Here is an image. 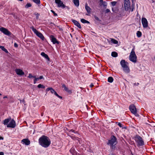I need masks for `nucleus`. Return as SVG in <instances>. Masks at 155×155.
<instances>
[{
  "label": "nucleus",
  "instance_id": "aec40b11",
  "mask_svg": "<svg viewBox=\"0 0 155 155\" xmlns=\"http://www.w3.org/2000/svg\"><path fill=\"white\" fill-rule=\"evenodd\" d=\"M11 117H10L9 118H7L5 119L3 121V123L4 125H8V123L11 120Z\"/></svg>",
  "mask_w": 155,
  "mask_h": 155
},
{
  "label": "nucleus",
  "instance_id": "2eb2a0df",
  "mask_svg": "<svg viewBox=\"0 0 155 155\" xmlns=\"http://www.w3.org/2000/svg\"><path fill=\"white\" fill-rule=\"evenodd\" d=\"M100 3L99 5L100 6L103 5L104 8H106L107 5V3L105 1H103V0H99Z\"/></svg>",
  "mask_w": 155,
  "mask_h": 155
},
{
  "label": "nucleus",
  "instance_id": "c85d7f7f",
  "mask_svg": "<svg viewBox=\"0 0 155 155\" xmlns=\"http://www.w3.org/2000/svg\"><path fill=\"white\" fill-rule=\"evenodd\" d=\"M32 1L37 5L40 4V0H32Z\"/></svg>",
  "mask_w": 155,
  "mask_h": 155
},
{
  "label": "nucleus",
  "instance_id": "4be33fe9",
  "mask_svg": "<svg viewBox=\"0 0 155 155\" xmlns=\"http://www.w3.org/2000/svg\"><path fill=\"white\" fill-rule=\"evenodd\" d=\"M73 2L76 7H78L79 6V0H73Z\"/></svg>",
  "mask_w": 155,
  "mask_h": 155
},
{
  "label": "nucleus",
  "instance_id": "dca6fc26",
  "mask_svg": "<svg viewBox=\"0 0 155 155\" xmlns=\"http://www.w3.org/2000/svg\"><path fill=\"white\" fill-rule=\"evenodd\" d=\"M15 72L17 74L20 75H22L24 74V73L22 71L19 69H17L15 70Z\"/></svg>",
  "mask_w": 155,
  "mask_h": 155
},
{
  "label": "nucleus",
  "instance_id": "ddd939ff",
  "mask_svg": "<svg viewBox=\"0 0 155 155\" xmlns=\"http://www.w3.org/2000/svg\"><path fill=\"white\" fill-rule=\"evenodd\" d=\"M50 38L51 41L54 44H57L58 45L59 44L60 42L57 40V39L54 37V36L53 35H50Z\"/></svg>",
  "mask_w": 155,
  "mask_h": 155
},
{
  "label": "nucleus",
  "instance_id": "20e7f679",
  "mask_svg": "<svg viewBox=\"0 0 155 155\" xmlns=\"http://www.w3.org/2000/svg\"><path fill=\"white\" fill-rule=\"evenodd\" d=\"M135 140L137 143V146L139 147L144 144V141L142 137L139 135H136L134 137Z\"/></svg>",
  "mask_w": 155,
  "mask_h": 155
},
{
  "label": "nucleus",
  "instance_id": "f8f14e48",
  "mask_svg": "<svg viewBox=\"0 0 155 155\" xmlns=\"http://www.w3.org/2000/svg\"><path fill=\"white\" fill-rule=\"evenodd\" d=\"M141 22L143 28H146L148 27V21L146 18H142L141 19Z\"/></svg>",
  "mask_w": 155,
  "mask_h": 155
},
{
  "label": "nucleus",
  "instance_id": "a18cd8bd",
  "mask_svg": "<svg viewBox=\"0 0 155 155\" xmlns=\"http://www.w3.org/2000/svg\"><path fill=\"white\" fill-rule=\"evenodd\" d=\"M62 87H63L64 88V89H65V88H66V85L64 84H63L62 85Z\"/></svg>",
  "mask_w": 155,
  "mask_h": 155
},
{
  "label": "nucleus",
  "instance_id": "a211bd4d",
  "mask_svg": "<svg viewBox=\"0 0 155 155\" xmlns=\"http://www.w3.org/2000/svg\"><path fill=\"white\" fill-rule=\"evenodd\" d=\"M22 142L26 145H28L30 144V141L28 139H24L22 140Z\"/></svg>",
  "mask_w": 155,
  "mask_h": 155
},
{
  "label": "nucleus",
  "instance_id": "c03bdc74",
  "mask_svg": "<svg viewBox=\"0 0 155 155\" xmlns=\"http://www.w3.org/2000/svg\"><path fill=\"white\" fill-rule=\"evenodd\" d=\"M38 78L39 79H43V77L42 76H40Z\"/></svg>",
  "mask_w": 155,
  "mask_h": 155
},
{
  "label": "nucleus",
  "instance_id": "bb28decb",
  "mask_svg": "<svg viewBox=\"0 0 155 155\" xmlns=\"http://www.w3.org/2000/svg\"><path fill=\"white\" fill-rule=\"evenodd\" d=\"M111 42L113 43L114 44H117L118 43V41L117 40L113 38H112L111 39Z\"/></svg>",
  "mask_w": 155,
  "mask_h": 155
},
{
  "label": "nucleus",
  "instance_id": "6e6552de",
  "mask_svg": "<svg viewBox=\"0 0 155 155\" xmlns=\"http://www.w3.org/2000/svg\"><path fill=\"white\" fill-rule=\"evenodd\" d=\"M0 31L4 33L5 35L10 36L12 34L7 29L1 27L0 28Z\"/></svg>",
  "mask_w": 155,
  "mask_h": 155
},
{
  "label": "nucleus",
  "instance_id": "39448f33",
  "mask_svg": "<svg viewBox=\"0 0 155 155\" xmlns=\"http://www.w3.org/2000/svg\"><path fill=\"white\" fill-rule=\"evenodd\" d=\"M137 57L135 52L133 49H132L130 52L129 56V60L131 61L136 63L137 62Z\"/></svg>",
  "mask_w": 155,
  "mask_h": 155
},
{
  "label": "nucleus",
  "instance_id": "f704fd0d",
  "mask_svg": "<svg viewBox=\"0 0 155 155\" xmlns=\"http://www.w3.org/2000/svg\"><path fill=\"white\" fill-rule=\"evenodd\" d=\"M35 78V79L34 81V84H35L36 83V82L39 79L38 78H36L35 76V78Z\"/></svg>",
  "mask_w": 155,
  "mask_h": 155
},
{
  "label": "nucleus",
  "instance_id": "58836bf2",
  "mask_svg": "<svg viewBox=\"0 0 155 155\" xmlns=\"http://www.w3.org/2000/svg\"><path fill=\"white\" fill-rule=\"evenodd\" d=\"M116 123H117V125L120 127H122V124L120 122H116Z\"/></svg>",
  "mask_w": 155,
  "mask_h": 155
},
{
  "label": "nucleus",
  "instance_id": "7c9ffc66",
  "mask_svg": "<svg viewBox=\"0 0 155 155\" xmlns=\"http://www.w3.org/2000/svg\"><path fill=\"white\" fill-rule=\"evenodd\" d=\"M37 87L39 88H45V86L43 85L42 84H39L38 86Z\"/></svg>",
  "mask_w": 155,
  "mask_h": 155
},
{
  "label": "nucleus",
  "instance_id": "774afa93",
  "mask_svg": "<svg viewBox=\"0 0 155 155\" xmlns=\"http://www.w3.org/2000/svg\"><path fill=\"white\" fill-rule=\"evenodd\" d=\"M154 59H155V56L154 57Z\"/></svg>",
  "mask_w": 155,
  "mask_h": 155
},
{
  "label": "nucleus",
  "instance_id": "9b49d317",
  "mask_svg": "<svg viewBox=\"0 0 155 155\" xmlns=\"http://www.w3.org/2000/svg\"><path fill=\"white\" fill-rule=\"evenodd\" d=\"M124 6L125 10L126 11H127L131 9L130 1H124Z\"/></svg>",
  "mask_w": 155,
  "mask_h": 155
},
{
  "label": "nucleus",
  "instance_id": "4468645a",
  "mask_svg": "<svg viewBox=\"0 0 155 155\" xmlns=\"http://www.w3.org/2000/svg\"><path fill=\"white\" fill-rule=\"evenodd\" d=\"M71 20L74 25L76 26L79 28L81 29V28L80 24L77 21L72 19H71Z\"/></svg>",
  "mask_w": 155,
  "mask_h": 155
},
{
  "label": "nucleus",
  "instance_id": "b1692460",
  "mask_svg": "<svg viewBox=\"0 0 155 155\" xmlns=\"http://www.w3.org/2000/svg\"><path fill=\"white\" fill-rule=\"evenodd\" d=\"M111 56L114 57H116L118 56V54L115 51H113L111 53Z\"/></svg>",
  "mask_w": 155,
  "mask_h": 155
},
{
  "label": "nucleus",
  "instance_id": "338daca9",
  "mask_svg": "<svg viewBox=\"0 0 155 155\" xmlns=\"http://www.w3.org/2000/svg\"><path fill=\"white\" fill-rule=\"evenodd\" d=\"M132 155H133V154L132 153Z\"/></svg>",
  "mask_w": 155,
  "mask_h": 155
},
{
  "label": "nucleus",
  "instance_id": "a19ab883",
  "mask_svg": "<svg viewBox=\"0 0 155 155\" xmlns=\"http://www.w3.org/2000/svg\"><path fill=\"white\" fill-rule=\"evenodd\" d=\"M66 91L69 94H71L72 93V91L71 90H69L68 88Z\"/></svg>",
  "mask_w": 155,
  "mask_h": 155
},
{
  "label": "nucleus",
  "instance_id": "e2e57ef3",
  "mask_svg": "<svg viewBox=\"0 0 155 155\" xmlns=\"http://www.w3.org/2000/svg\"><path fill=\"white\" fill-rule=\"evenodd\" d=\"M43 114H41V116H43Z\"/></svg>",
  "mask_w": 155,
  "mask_h": 155
},
{
  "label": "nucleus",
  "instance_id": "c9c22d12",
  "mask_svg": "<svg viewBox=\"0 0 155 155\" xmlns=\"http://www.w3.org/2000/svg\"><path fill=\"white\" fill-rule=\"evenodd\" d=\"M28 77L29 78H35V76H33L32 75V74L31 73H29V76H28Z\"/></svg>",
  "mask_w": 155,
  "mask_h": 155
},
{
  "label": "nucleus",
  "instance_id": "6ab92c4d",
  "mask_svg": "<svg viewBox=\"0 0 155 155\" xmlns=\"http://www.w3.org/2000/svg\"><path fill=\"white\" fill-rule=\"evenodd\" d=\"M41 54L42 56L46 59L48 61H50V58H49L48 56L46 54H45V53L44 52H42L41 53Z\"/></svg>",
  "mask_w": 155,
  "mask_h": 155
},
{
  "label": "nucleus",
  "instance_id": "412c9836",
  "mask_svg": "<svg viewBox=\"0 0 155 155\" xmlns=\"http://www.w3.org/2000/svg\"><path fill=\"white\" fill-rule=\"evenodd\" d=\"M50 91L51 92L52 94H54L55 91L52 87H48L47 88L46 90V91Z\"/></svg>",
  "mask_w": 155,
  "mask_h": 155
},
{
  "label": "nucleus",
  "instance_id": "0eeeda50",
  "mask_svg": "<svg viewBox=\"0 0 155 155\" xmlns=\"http://www.w3.org/2000/svg\"><path fill=\"white\" fill-rule=\"evenodd\" d=\"M129 108L131 112L136 116H139V115L137 113L136 108L134 104H132L130 105L129 106Z\"/></svg>",
  "mask_w": 155,
  "mask_h": 155
},
{
  "label": "nucleus",
  "instance_id": "c756f323",
  "mask_svg": "<svg viewBox=\"0 0 155 155\" xmlns=\"http://www.w3.org/2000/svg\"><path fill=\"white\" fill-rule=\"evenodd\" d=\"M31 5L30 3H28L25 5V8H28L29 7H31Z\"/></svg>",
  "mask_w": 155,
  "mask_h": 155
},
{
  "label": "nucleus",
  "instance_id": "393cba45",
  "mask_svg": "<svg viewBox=\"0 0 155 155\" xmlns=\"http://www.w3.org/2000/svg\"><path fill=\"white\" fill-rule=\"evenodd\" d=\"M81 22L83 23H87V24H89L90 22L84 19V18H81Z\"/></svg>",
  "mask_w": 155,
  "mask_h": 155
},
{
  "label": "nucleus",
  "instance_id": "5fc2aeb1",
  "mask_svg": "<svg viewBox=\"0 0 155 155\" xmlns=\"http://www.w3.org/2000/svg\"><path fill=\"white\" fill-rule=\"evenodd\" d=\"M7 98V96H5L4 97H3V99H5V98Z\"/></svg>",
  "mask_w": 155,
  "mask_h": 155
},
{
  "label": "nucleus",
  "instance_id": "09e8293b",
  "mask_svg": "<svg viewBox=\"0 0 155 155\" xmlns=\"http://www.w3.org/2000/svg\"><path fill=\"white\" fill-rule=\"evenodd\" d=\"M139 84L138 83H134V86H136L137 85H138Z\"/></svg>",
  "mask_w": 155,
  "mask_h": 155
},
{
  "label": "nucleus",
  "instance_id": "bf43d9fd",
  "mask_svg": "<svg viewBox=\"0 0 155 155\" xmlns=\"http://www.w3.org/2000/svg\"><path fill=\"white\" fill-rule=\"evenodd\" d=\"M72 150V148H71V149L70 150V152H71V150Z\"/></svg>",
  "mask_w": 155,
  "mask_h": 155
},
{
  "label": "nucleus",
  "instance_id": "2f4dec72",
  "mask_svg": "<svg viewBox=\"0 0 155 155\" xmlns=\"http://www.w3.org/2000/svg\"><path fill=\"white\" fill-rule=\"evenodd\" d=\"M69 132L70 133V134H72L71 133H77V131H75V130L73 129H71L69 130Z\"/></svg>",
  "mask_w": 155,
  "mask_h": 155
},
{
  "label": "nucleus",
  "instance_id": "3c124183",
  "mask_svg": "<svg viewBox=\"0 0 155 155\" xmlns=\"http://www.w3.org/2000/svg\"><path fill=\"white\" fill-rule=\"evenodd\" d=\"M4 153L3 152H0V155H4Z\"/></svg>",
  "mask_w": 155,
  "mask_h": 155
},
{
  "label": "nucleus",
  "instance_id": "4c0bfd02",
  "mask_svg": "<svg viewBox=\"0 0 155 155\" xmlns=\"http://www.w3.org/2000/svg\"><path fill=\"white\" fill-rule=\"evenodd\" d=\"M51 11L53 14L54 16H57L58 15L57 14L55 13V12L53 10H51Z\"/></svg>",
  "mask_w": 155,
  "mask_h": 155
},
{
  "label": "nucleus",
  "instance_id": "9d476101",
  "mask_svg": "<svg viewBox=\"0 0 155 155\" xmlns=\"http://www.w3.org/2000/svg\"><path fill=\"white\" fill-rule=\"evenodd\" d=\"M16 126V123L15 121L13 119L11 120L10 122L7 126L8 128H14Z\"/></svg>",
  "mask_w": 155,
  "mask_h": 155
},
{
  "label": "nucleus",
  "instance_id": "f257e3e1",
  "mask_svg": "<svg viewBox=\"0 0 155 155\" xmlns=\"http://www.w3.org/2000/svg\"><path fill=\"white\" fill-rule=\"evenodd\" d=\"M40 145L45 148L48 147L51 144V140L49 138L45 135L41 136L38 140Z\"/></svg>",
  "mask_w": 155,
  "mask_h": 155
},
{
  "label": "nucleus",
  "instance_id": "69168bd1",
  "mask_svg": "<svg viewBox=\"0 0 155 155\" xmlns=\"http://www.w3.org/2000/svg\"><path fill=\"white\" fill-rule=\"evenodd\" d=\"M0 95H2V94L0 93Z\"/></svg>",
  "mask_w": 155,
  "mask_h": 155
},
{
  "label": "nucleus",
  "instance_id": "ea45409f",
  "mask_svg": "<svg viewBox=\"0 0 155 155\" xmlns=\"http://www.w3.org/2000/svg\"><path fill=\"white\" fill-rule=\"evenodd\" d=\"M66 91L69 94H71L72 93V91L71 90H69L68 88Z\"/></svg>",
  "mask_w": 155,
  "mask_h": 155
},
{
  "label": "nucleus",
  "instance_id": "052dcab7",
  "mask_svg": "<svg viewBox=\"0 0 155 155\" xmlns=\"http://www.w3.org/2000/svg\"><path fill=\"white\" fill-rule=\"evenodd\" d=\"M133 8L132 9L131 11V12H132V11H133Z\"/></svg>",
  "mask_w": 155,
  "mask_h": 155
},
{
  "label": "nucleus",
  "instance_id": "864d4df0",
  "mask_svg": "<svg viewBox=\"0 0 155 155\" xmlns=\"http://www.w3.org/2000/svg\"><path fill=\"white\" fill-rule=\"evenodd\" d=\"M68 87H66V88H65V89H64V90L65 91H67V90L68 89Z\"/></svg>",
  "mask_w": 155,
  "mask_h": 155
},
{
  "label": "nucleus",
  "instance_id": "1a4fd4ad",
  "mask_svg": "<svg viewBox=\"0 0 155 155\" xmlns=\"http://www.w3.org/2000/svg\"><path fill=\"white\" fill-rule=\"evenodd\" d=\"M55 2L57 4V6L58 7H61L62 8H64L66 7L61 0H55Z\"/></svg>",
  "mask_w": 155,
  "mask_h": 155
},
{
  "label": "nucleus",
  "instance_id": "8fccbe9b",
  "mask_svg": "<svg viewBox=\"0 0 155 155\" xmlns=\"http://www.w3.org/2000/svg\"><path fill=\"white\" fill-rule=\"evenodd\" d=\"M94 86V85L92 83H91L90 85V86L91 87H92Z\"/></svg>",
  "mask_w": 155,
  "mask_h": 155
},
{
  "label": "nucleus",
  "instance_id": "37998d69",
  "mask_svg": "<svg viewBox=\"0 0 155 155\" xmlns=\"http://www.w3.org/2000/svg\"><path fill=\"white\" fill-rule=\"evenodd\" d=\"M14 46L15 47V48H18V45L16 43H15L14 44Z\"/></svg>",
  "mask_w": 155,
  "mask_h": 155
},
{
  "label": "nucleus",
  "instance_id": "473e14b6",
  "mask_svg": "<svg viewBox=\"0 0 155 155\" xmlns=\"http://www.w3.org/2000/svg\"><path fill=\"white\" fill-rule=\"evenodd\" d=\"M54 94L55 95L57 96L58 98L61 99H62V97L61 96L59 95L56 92V91L54 92Z\"/></svg>",
  "mask_w": 155,
  "mask_h": 155
},
{
  "label": "nucleus",
  "instance_id": "72a5a7b5",
  "mask_svg": "<svg viewBox=\"0 0 155 155\" xmlns=\"http://www.w3.org/2000/svg\"><path fill=\"white\" fill-rule=\"evenodd\" d=\"M110 3L112 6H114L116 4L117 2L116 1H113L111 2Z\"/></svg>",
  "mask_w": 155,
  "mask_h": 155
},
{
  "label": "nucleus",
  "instance_id": "e433bc0d",
  "mask_svg": "<svg viewBox=\"0 0 155 155\" xmlns=\"http://www.w3.org/2000/svg\"><path fill=\"white\" fill-rule=\"evenodd\" d=\"M94 18L97 21H101V20H100L99 18L96 15L94 16Z\"/></svg>",
  "mask_w": 155,
  "mask_h": 155
},
{
  "label": "nucleus",
  "instance_id": "a878e982",
  "mask_svg": "<svg viewBox=\"0 0 155 155\" xmlns=\"http://www.w3.org/2000/svg\"><path fill=\"white\" fill-rule=\"evenodd\" d=\"M110 83H112L114 79L112 77H108L107 80Z\"/></svg>",
  "mask_w": 155,
  "mask_h": 155
},
{
  "label": "nucleus",
  "instance_id": "cd10ccee",
  "mask_svg": "<svg viewBox=\"0 0 155 155\" xmlns=\"http://www.w3.org/2000/svg\"><path fill=\"white\" fill-rule=\"evenodd\" d=\"M137 35L138 37H140L141 36L142 33L140 31H138L137 32Z\"/></svg>",
  "mask_w": 155,
  "mask_h": 155
},
{
  "label": "nucleus",
  "instance_id": "49530a36",
  "mask_svg": "<svg viewBox=\"0 0 155 155\" xmlns=\"http://www.w3.org/2000/svg\"><path fill=\"white\" fill-rule=\"evenodd\" d=\"M20 101L21 102L22 101L24 104L25 103V101L24 99H23L22 101L20 100Z\"/></svg>",
  "mask_w": 155,
  "mask_h": 155
},
{
  "label": "nucleus",
  "instance_id": "0e129e2a",
  "mask_svg": "<svg viewBox=\"0 0 155 155\" xmlns=\"http://www.w3.org/2000/svg\"><path fill=\"white\" fill-rule=\"evenodd\" d=\"M86 15H89L87 14H86Z\"/></svg>",
  "mask_w": 155,
  "mask_h": 155
},
{
  "label": "nucleus",
  "instance_id": "7ed1b4c3",
  "mask_svg": "<svg viewBox=\"0 0 155 155\" xmlns=\"http://www.w3.org/2000/svg\"><path fill=\"white\" fill-rule=\"evenodd\" d=\"M120 63L124 72L126 73H129L130 70L129 68L127 65L128 63L126 61L124 60H122Z\"/></svg>",
  "mask_w": 155,
  "mask_h": 155
},
{
  "label": "nucleus",
  "instance_id": "f3484780",
  "mask_svg": "<svg viewBox=\"0 0 155 155\" xmlns=\"http://www.w3.org/2000/svg\"><path fill=\"white\" fill-rule=\"evenodd\" d=\"M85 8L86 10L87 11L88 14H90L91 11V9L90 8L88 5L87 3L85 4Z\"/></svg>",
  "mask_w": 155,
  "mask_h": 155
},
{
  "label": "nucleus",
  "instance_id": "79ce46f5",
  "mask_svg": "<svg viewBox=\"0 0 155 155\" xmlns=\"http://www.w3.org/2000/svg\"><path fill=\"white\" fill-rule=\"evenodd\" d=\"M110 10L108 9H107L105 10V13H109L110 12Z\"/></svg>",
  "mask_w": 155,
  "mask_h": 155
},
{
  "label": "nucleus",
  "instance_id": "4d7b16f0",
  "mask_svg": "<svg viewBox=\"0 0 155 155\" xmlns=\"http://www.w3.org/2000/svg\"><path fill=\"white\" fill-rule=\"evenodd\" d=\"M112 11H113V12H115V11L114 10V8H112Z\"/></svg>",
  "mask_w": 155,
  "mask_h": 155
},
{
  "label": "nucleus",
  "instance_id": "6e6d98bb",
  "mask_svg": "<svg viewBox=\"0 0 155 155\" xmlns=\"http://www.w3.org/2000/svg\"><path fill=\"white\" fill-rule=\"evenodd\" d=\"M134 0H132V2L133 5H134Z\"/></svg>",
  "mask_w": 155,
  "mask_h": 155
},
{
  "label": "nucleus",
  "instance_id": "423d86ee",
  "mask_svg": "<svg viewBox=\"0 0 155 155\" xmlns=\"http://www.w3.org/2000/svg\"><path fill=\"white\" fill-rule=\"evenodd\" d=\"M30 28L32 29V31L37 36L40 38L42 40H44L45 39L44 37L41 33L38 31L36 29L34 28L33 26L31 27Z\"/></svg>",
  "mask_w": 155,
  "mask_h": 155
},
{
  "label": "nucleus",
  "instance_id": "603ef678",
  "mask_svg": "<svg viewBox=\"0 0 155 155\" xmlns=\"http://www.w3.org/2000/svg\"><path fill=\"white\" fill-rule=\"evenodd\" d=\"M3 137L0 136V140H3Z\"/></svg>",
  "mask_w": 155,
  "mask_h": 155
},
{
  "label": "nucleus",
  "instance_id": "680f3d73",
  "mask_svg": "<svg viewBox=\"0 0 155 155\" xmlns=\"http://www.w3.org/2000/svg\"><path fill=\"white\" fill-rule=\"evenodd\" d=\"M111 155H114V153H112Z\"/></svg>",
  "mask_w": 155,
  "mask_h": 155
},
{
  "label": "nucleus",
  "instance_id": "13d9d810",
  "mask_svg": "<svg viewBox=\"0 0 155 155\" xmlns=\"http://www.w3.org/2000/svg\"><path fill=\"white\" fill-rule=\"evenodd\" d=\"M129 0H124V1H129Z\"/></svg>",
  "mask_w": 155,
  "mask_h": 155
},
{
  "label": "nucleus",
  "instance_id": "5701e85b",
  "mask_svg": "<svg viewBox=\"0 0 155 155\" xmlns=\"http://www.w3.org/2000/svg\"><path fill=\"white\" fill-rule=\"evenodd\" d=\"M0 48H1L2 51H5L6 53H9L8 50L5 49L4 46L0 45Z\"/></svg>",
  "mask_w": 155,
  "mask_h": 155
},
{
  "label": "nucleus",
  "instance_id": "f03ea898",
  "mask_svg": "<svg viewBox=\"0 0 155 155\" xmlns=\"http://www.w3.org/2000/svg\"><path fill=\"white\" fill-rule=\"evenodd\" d=\"M117 139L114 135L111 136L110 139L109 140L107 144L110 145L112 149H114L116 147V145L117 143Z\"/></svg>",
  "mask_w": 155,
  "mask_h": 155
},
{
  "label": "nucleus",
  "instance_id": "de8ad7c7",
  "mask_svg": "<svg viewBox=\"0 0 155 155\" xmlns=\"http://www.w3.org/2000/svg\"><path fill=\"white\" fill-rule=\"evenodd\" d=\"M35 15H37V16H36L37 19H38V16L39 15V14H38V13H37V14H36Z\"/></svg>",
  "mask_w": 155,
  "mask_h": 155
}]
</instances>
